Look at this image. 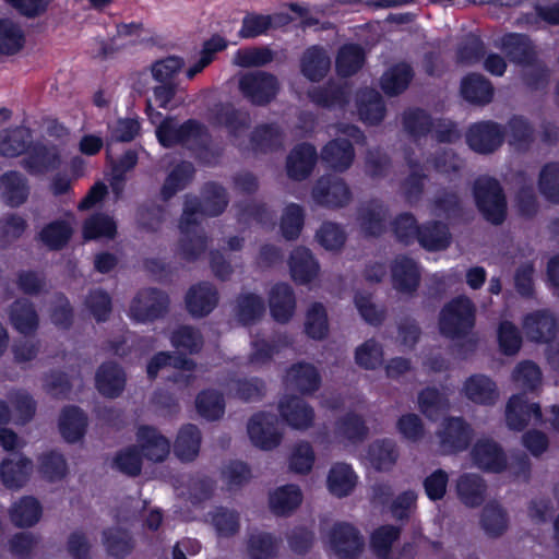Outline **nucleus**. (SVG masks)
<instances>
[{
	"label": "nucleus",
	"mask_w": 559,
	"mask_h": 559,
	"mask_svg": "<svg viewBox=\"0 0 559 559\" xmlns=\"http://www.w3.org/2000/svg\"><path fill=\"white\" fill-rule=\"evenodd\" d=\"M226 189L215 182H205L201 189V198L192 194L185 195L183 211L179 219L181 237L179 253L187 262L197 261L207 248V236L201 228V217H217L228 206Z\"/></svg>",
	"instance_id": "f257e3e1"
},
{
	"label": "nucleus",
	"mask_w": 559,
	"mask_h": 559,
	"mask_svg": "<svg viewBox=\"0 0 559 559\" xmlns=\"http://www.w3.org/2000/svg\"><path fill=\"white\" fill-rule=\"evenodd\" d=\"M472 193L475 205L486 222L495 226L504 223L508 216V202L497 178L487 175L477 177Z\"/></svg>",
	"instance_id": "f03ea898"
},
{
	"label": "nucleus",
	"mask_w": 559,
	"mask_h": 559,
	"mask_svg": "<svg viewBox=\"0 0 559 559\" xmlns=\"http://www.w3.org/2000/svg\"><path fill=\"white\" fill-rule=\"evenodd\" d=\"M476 322V307L466 296H457L448 301L439 314V331L450 340L467 336Z\"/></svg>",
	"instance_id": "7ed1b4c3"
},
{
	"label": "nucleus",
	"mask_w": 559,
	"mask_h": 559,
	"mask_svg": "<svg viewBox=\"0 0 559 559\" xmlns=\"http://www.w3.org/2000/svg\"><path fill=\"white\" fill-rule=\"evenodd\" d=\"M209 136L205 124L194 118H189L178 124L176 118L167 116L156 128V138L165 148L183 145L190 140H199Z\"/></svg>",
	"instance_id": "20e7f679"
},
{
	"label": "nucleus",
	"mask_w": 559,
	"mask_h": 559,
	"mask_svg": "<svg viewBox=\"0 0 559 559\" xmlns=\"http://www.w3.org/2000/svg\"><path fill=\"white\" fill-rule=\"evenodd\" d=\"M238 87L241 95L252 105L265 106L276 97L280 83L274 74L258 70L242 74Z\"/></svg>",
	"instance_id": "39448f33"
},
{
	"label": "nucleus",
	"mask_w": 559,
	"mask_h": 559,
	"mask_svg": "<svg viewBox=\"0 0 559 559\" xmlns=\"http://www.w3.org/2000/svg\"><path fill=\"white\" fill-rule=\"evenodd\" d=\"M169 307L168 295L156 287L140 289L130 304V316L136 322H153L163 318Z\"/></svg>",
	"instance_id": "423d86ee"
},
{
	"label": "nucleus",
	"mask_w": 559,
	"mask_h": 559,
	"mask_svg": "<svg viewBox=\"0 0 559 559\" xmlns=\"http://www.w3.org/2000/svg\"><path fill=\"white\" fill-rule=\"evenodd\" d=\"M465 138L474 152L491 154L503 144L506 128L493 120H481L468 127Z\"/></svg>",
	"instance_id": "0eeeda50"
},
{
	"label": "nucleus",
	"mask_w": 559,
	"mask_h": 559,
	"mask_svg": "<svg viewBox=\"0 0 559 559\" xmlns=\"http://www.w3.org/2000/svg\"><path fill=\"white\" fill-rule=\"evenodd\" d=\"M209 122L226 130L229 138L238 139L250 128L251 117L248 110L231 103H217L210 109Z\"/></svg>",
	"instance_id": "6e6552de"
},
{
	"label": "nucleus",
	"mask_w": 559,
	"mask_h": 559,
	"mask_svg": "<svg viewBox=\"0 0 559 559\" xmlns=\"http://www.w3.org/2000/svg\"><path fill=\"white\" fill-rule=\"evenodd\" d=\"M330 546L338 559H357L365 540L360 531L348 522H336L329 534Z\"/></svg>",
	"instance_id": "1a4fd4ad"
},
{
	"label": "nucleus",
	"mask_w": 559,
	"mask_h": 559,
	"mask_svg": "<svg viewBox=\"0 0 559 559\" xmlns=\"http://www.w3.org/2000/svg\"><path fill=\"white\" fill-rule=\"evenodd\" d=\"M277 417L267 412L253 414L247 425L252 444L261 450H273L280 445L282 433L276 428Z\"/></svg>",
	"instance_id": "9d476101"
},
{
	"label": "nucleus",
	"mask_w": 559,
	"mask_h": 559,
	"mask_svg": "<svg viewBox=\"0 0 559 559\" xmlns=\"http://www.w3.org/2000/svg\"><path fill=\"white\" fill-rule=\"evenodd\" d=\"M312 197L320 205L338 209L349 203L352 191L343 178L325 175L317 180L312 189Z\"/></svg>",
	"instance_id": "9b49d317"
},
{
	"label": "nucleus",
	"mask_w": 559,
	"mask_h": 559,
	"mask_svg": "<svg viewBox=\"0 0 559 559\" xmlns=\"http://www.w3.org/2000/svg\"><path fill=\"white\" fill-rule=\"evenodd\" d=\"M438 436L444 452L459 453L469 447L474 430L463 417L450 416L444 419Z\"/></svg>",
	"instance_id": "f8f14e48"
},
{
	"label": "nucleus",
	"mask_w": 559,
	"mask_h": 559,
	"mask_svg": "<svg viewBox=\"0 0 559 559\" xmlns=\"http://www.w3.org/2000/svg\"><path fill=\"white\" fill-rule=\"evenodd\" d=\"M500 48L510 62L521 67L533 66L538 58L535 43L523 33H506L500 39Z\"/></svg>",
	"instance_id": "ddd939ff"
},
{
	"label": "nucleus",
	"mask_w": 559,
	"mask_h": 559,
	"mask_svg": "<svg viewBox=\"0 0 559 559\" xmlns=\"http://www.w3.org/2000/svg\"><path fill=\"white\" fill-rule=\"evenodd\" d=\"M543 418L542 408L538 403H530L525 393L512 395L506 407V421L509 429L522 431L531 419L540 423Z\"/></svg>",
	"instance_id": "4468645a"
},
{
	"label": "nucleus",
	"mask_w": 559,
	"mask_h": 559,
	"mask_svg": "<svg viewBox=\"0 0 559 559\" xmlns=\"http://www.w3.org/2000/svg\"><path fill=\"white\" fill-rule=\"evenodd\" d=\"M523 330L526 336L535 343H550L558 333V322L548 309H538L523 318Z\"/></svg>",
	"instance_id": "2eb2a0df"
},
{
	"label": "nucleus",
	"mask_w": 559,
	"mask_h": 559,
	"mask_svg": "<svg viewBox=\"0 0 559 559\" xmlns=\"http://www.w3.org/2000/svg\"><path fill=\"white\" fill-rule=\"evenodd\" d=\"M138 449L143 457L153 463L164 462L170 453V441L157 428L142 425L136 431Z\"/></svg>",
	"instance_id": "dca6fc26"
},
{
	"label": "nucleus",
	"mask_w": 559,
	"mask_h": 559,
	"mask_svg": "<svg viewBox=\"0 0 559 559\" xmlns=\"http://www.w3.org/2000/svg\"><path fill=\"white\" fill-rule=\"evenodd\" d=\"M474 464L487 473L499 474L508 466L507 455L499 443L491 439L478 440L472 451Z\"/></svg>",
	"instance_id": "f3484780"
},
{
	"label": "nucleus",
	"mask_w": 559,
	"mask_h": 559,
	"mask_svg": "<svg viewBox=\"0 0 559 559\" xmlns=\"http://www.w3.org/2000/svg\"><path fill=\"white\" fill-rule=\"evenodd\" d=\"M127 374L124 369L115 361L102 362L95 373V388L107 399L119 397L126 389Z\"/></svg>",
	"instance_id": "a211bd4d"
},
{
	"label": "nucleus",
	"mask_w": 559,
	"mask_h": 559,
	"mask_svg": "<svg viewBox=\"0 0 559 559\" xmlns=\"http://www.w3.org/2000/svg\"><path fill=\"white\" fill-rule=\"evenodd\" d=\"M318 153L313 144L301 142L295 145L286 159L287 176L295 181L306 180L313 171Z\"/></svg>",
	"instance_id": "6ab92c4d"
},
{
	"label": "nucleus",
	"mask_w": 559,
	"mask_h": 559,
	"mask_svg": "<svg viewBox=\"0 0 559 559\" xmlns=\"http://www.w3.org/2000/svg\"><path fill=\"white\" fill-rule=\"evenodd\" d=\"M390 210L380 200H370L358 212V222L366 237L379 238L388 228Z\"/></svg>",
	"instance_id": "aec40b11"
},
{
	"label": "nucleus",
	"mask_w": 559,
	"mask_h": 559,
	"mask_svg": "<svg viewBox=\"0 0 559 559\" xmlns=\"http://www.w3.org/2000/svg\"><path fill=\"white\" fill-rule=\"evenodd\" d=\"M31 186L27 177L17 170H8L0 176V198L11 207L17 209L27 202Z\"/></svg>",
	"instance_id": "412c9836"
},
{
	"label": "nucleus",
	"mask_w": 559,
	"mask_h": 559,
	"mask_svg": "<svg viewBox=\"0 0 559 559\" xmlns=\"http://www.w3.org/2000/svg\"><path fill=\"white\" fill-rule=\"evenodd\" d=\"M278 411L286 424L297 430H307L314 423V409L304 399L287 395L280 401Z\"/></svg>",
	"instance_id": "4be33fe9"
},
{
	"label": "nucleus",
	"mask_w": 559,
	"mask_h": 559,
	"mask_svg": "<svg viewBox=\"0 0 559 559\" xmlns=\"http://www.w3.org/2000/svg\"><path fill=\"white\" fill-rule=\"evenodd\" d=\"M285 133L276 122L257 124L249 134V146L254 154H270L283 148Z\"/></svg>",
	"instance_id": "5701e85b"
},
{
	"label": "nucleus",
	"mask_w": 559,
	"mask_h": 559,
	"mask_svg": "<svg viewBox=\"0 0 559 559\" xmlns=\"http://www.w3.org/2000/svg\"><path fill=\"white\" fill-rule=\"evenodd\" d=\"M186 308L193 318L210 314L218 304V292L209 282L192 285L186 294Z\"/></svg>",
	"instance_id": "b1692460"
},
{
	"label": "nucleus",
	"mask_w": 559,
	"mask_h": 559,
	"mask_svg": "<svg viewBox=\"0 0 559 559\" xmlns=\"http://www.w3.org/2000/svg\"><path fill=\"white\" fill-rule=\"evenodd\" d=\"M308 98L320 108L344 109L349 103V91L346 85L330 79L323 85L310 88Z\"/></svg>",
	"instance_id": "393cba45"
},
{
	"label": "nucleus",
	"mask_w": 559,
	"mask_h": 559,
	"mask_svg": "<svg viewBox=\"0 0 559 559\" xmlns=\"http://www.w3.org/2000/svg\"><path fill=\"white\" fill-rule=\"evenodd\" d=\"M392 285L403 294H414L420 284V271L417 262L407 257H397L391 266Z\"/></svg>",
	"instance_id": "a878e982"
},
{
	"label": "nucleus",
	"mask_w": 559,
	"mask_h": 559,
	"mask_svg": "<svg viewBox=\"0 0 559 559\" xmlns=\"http://www.w3.org/2000/svg\"><path fill=\"white\" fill-rule=\"evenodd\" d=\"M269 307L274 321L288 323L296 310V296L287 283H276L269 293Z\"/></svg>",
	"instance_id": "bb28decb"
},
{
	"label": "nucleus",
	"mask_w": 559,
	"mask_h": 559,
	"mask_svg": "<svg viewBox=\"0 0 559 559\" xmlns=\"http://www.w3.org/2000/svg\"><path fill=\"white\" fill-rule=\"evenodd\" d=\"M8 314L12 328L24 336L35 334L39 328V316L27 298L15 299L10 305Z\"/></svg>",
	"instance_id": "cd10ccee"
},
{
	"label": "nucleus",
	"mask_w": 559,
	"mask_h": 559,
	"mask_svg": "<svg viewBox=\"0 0 559 559\" xmlns=\"http://www.w3.org/2000/svg\"><path fill=\"white\" fill-rule=\"evenodd\" d=\"M288 265L293 281L299 285L311 283L320 270L317 259L306 247H297L292 251Z\"/></svg>",
	"instance_id": "c85d7f7f"
},
{
	"label": "nucleus",
	"mask_w": 559,
	"mask_h": 559,
	"mask_svg": "<svg viewBox=\"0 0 559 559\" xmlns=\"http://www.w3.org/2000/svg\"><path fill=\"white\" fill-rule=\"evenodd\" d=\"M355 158V148L345 138L329 141L321 150L322 162L331 169L343 173L347 170Z\"/></svg>",
	"instance_id": "c756f323"
},
{
	"label": "nucleus",
	"mask_w": 559,
	"mask_h": 559,
	"mask_svg": "<svg viewBox=\"0 0 559 559\" xmlns=\"http://www.w3.org/2000/svg\"><path fill=\"white\" fill-rule=\"evenodd\" d=\"M60 164L58 150L45 144H36L29 151L27 150L26 156L22 159L23 168L31 175H41L55 170L59 168Z\"/></svg>",
	"instance_id": "7c9ffc66"
},
{
	"label": "nucleus",
	"mask_w": 559,
	"mask_h": 559,
	"mask_svg": "<svg viewBox=\"0 0 559 559\" xmlns=\"http://www.w3.org/2000/svg\"><path fill=\"white\" fill-rule=\"evenodd\" d=\"M463 393L471 402L485 406L495 405L499 397L496 382L481 373L472 374L464 381Z\"/></svg>",
	"instance_id": "2f4dec72"
},
{
	"label": "nucleus",
	"mask_w": 559,
	"mask_h": 559,
	"mask_svg": "<svg viewBox=\"0 0 559 559\" xmlns=\"http://www.w3.org/2000/svg\"><path fill=\"white\" fill-rule=\"evenodd\" d=\"M331 59L320 45L305 49L300 58V72L310 82L318 83L329 73Z\"/></svg>",
	"instance_id": "473e14b6"
},
{
	"label": "nucleus",
	"mask_w": 559,
	"mask_h": 559,
	"mask_svg": "<svg viewBox=\"0 0 559 559\" xmlns=\"http://www.w3.org/2000/svg\"><path fill=\"white\" fill-rule=\"evenodd\" d=\"M289 385L302 395L317 392L322 382L319 370L310 362L298 361L287 370Z\"/></svg>",
	"instance_id": "72a5a7b5"
},
{
	"label": "nucleus",
	"mask_w": 559,
	"mask_h": 559,
	"mask_svg": "<svg viewBox=\"0 0 559 559\" xmlns=\"http://www.w3.org/2000/svg\"><path fill=\"white\" fill-rule=\"evenodd\" d=\"M87 428V416L76 405L64 406L59 418V431L68 443L83 439Z\"/></svg>",
	"instance_id": "f704fd0d"
},
{
	"label": "nucleus",
	"mask_w": 559,
	"mask_h": 559,
	"mask_svg": "<svg viewBox=\"0 0 559 559\" xmlns=\"http://www.w3.org/2000/svg\"><path fill=\"white\" fill-rule=\"evenodd\" d=\"M462 97L474 105H487L493 98V86L491 82L480 73H469L461 81Z\"/></svg>",
	"instance_id": "c9c22d12"
},
{
	"label": "nucleus",
	"mask_w": 559,
	"mask_h": 559,
	"mask_svg": "<svg viewBox=\"0 0 559 559\" xmlns=\"http://www.w3.org/2000/svg\"><path fill=\"white\" fill-rule=\"evenodd\" d=\"M448 225L440 221H429L420 225L417 241L421 248L435 252L445 250L451 243Z\"/></svg>",
	"instance_id": "e433bc0d"
},
{
	"label": "nucleus",
	"mask_w": 559,
	"mask_h": 559,
	"mask_svg": "<svg viewBox=\"0 0 559 559\" xmlns=\"http://www.w3.org/2000/svg\"><path fill=\"white\" fill-rule=\"evenodd\" d=\"M487 485L477 474L464 473L456 480V495L469 508L480 507L486 497Z\"/></svg>",
	"instance_id": "4c0bfd02"
},
{
	"label": "nucleus",
	"mask_w": 559,
	"mask_h": 559,
	"mask_svg": "<svg viewBox=\"0 0 559 559\" xmlns=\"http://www.w3.org/2000/svg\"><path fill=\"white\" fill-rule=\"evenodd\" d=\"M399 449L394 440L384 438L372 441L367 449V460L378 472H389L399 459Z\"/></svg>",
	"instance_id": "58836bf2"
},
{
	"label": "nucleus",
	"mask_w": 559,
	"mask_h": 559,
	"mask_svg": "<svg viewBox=\"0 0 559 559\" xmlns=\"http://www.w3.org/2000/svg\"><path fill=\"white\" fill-rule=\"evenodd\" d=\"M33 471L31 459L20 455L17 461L4 459L0 465V478L2 484L9 489H20L29 479Z\"/></svg>",
	"instance_id": "ea45409f"
},
{
	"label": "nucleus",
	"mask_w": 559,
	"mask_h": 559,
	"mask_svg": "<svg viewBox=\"0 0 559 559\" xmlns=\"http://www.w3.org/2000/svg\"><path fill=\"white\" fill-rule=\"evenodd\" d=\"M366 61V53L359 44L349 43L340 47L335 58V70L341 78L358 73Z\"/></svg>",
	"instance_id": "a19ab883"
},
{
	"label": "nucleus",
	"mask_w": 559,
	"mask_h": 559,
	"mask_svg": "<svg viewBox=\"0 0 559 559\" xmlns=\"http://www.w3.org/2000/svg\"><path fill=\"white\" fill-rule=\"evenodd\" d=\"M302 502V492L297 485L288 484L278 487L269 497L272 513L278 516L289 515Z\"/></svg>",
	"instance_id": "79ce46f5"
},
{
	"label": "nucleus",
	"mask_w": 559,
	"mask_h": 559,
	"mask_svg": "<svg viewBox=\"0 0 559 559\" xmlns=\"http://www.w3.org/2000/svg\"><path fill=\"white\" fill-rule=\"evenodd\" d=\"M414 75L411 64L396 63L382 75L381 88L390 97L399 96L408 88Z\"/></svg>",
	"instance_id": "37998d69"
},
{
	"label": "nucleus",
	"mask_w": 559,
	"mask_h": 559,
	"mask_svg": "<svg viewBox=\"0 0 559 559\" xmlns=\"http://www.w3.org/2000/svg\"><path fill=\"white\" fill-rule=\"evenodd\" d=\"M404 131L413 139L419 140L429 135L435 128V119L420 107L408 108L402 115Z\"/></svg>",
	"instance_id": "c03bdc74"
},
{
	"label": "nucleus",
	"mask_w": 559,
	"mask_h": 559,
	"mask_svg": "<svg viewBox=\"0 0 559 559\" xmlns=\"http://www.w3.org/2000/svg\"><path fill=\"white\" fill-rule=\"evenodd\" d=\"M201 440V431L197 425H183L175 440V454L182 462L193 461L199 454Z\"/></svg>",
	"instance_id": "a18cd8bd"
},
{
	"label": "nucleus",
	"mask_w": 559,
	"mask_h": 559,
	"mask_svg": "<svg viewBox=\"0 0 559 559\" xmlns=\"http://www.w3.org/2000/svg\"><path fill=\"white\" fill-rule=\"evenodd\" d=\"M357 475L352 465L347 463L334 464L328 474V488L330 492L338 498L348 496L355 488Z\"/></svg>",
	"instance_id": "49530a36"
},
{
	"label": "nucleus",
	"mask_w": 559,
	"mask_h": 559,
	"mask_svg": "<svg viewBox=\"0 0 559 559\" xmlns=\"http://www.w3.org/2000/svg\"><path fill=\"white\" fill-rule=\"evenodd\" d=\"M43 508L39 501L32 496H24L10 509V520L21 528L32 527L40 520Z\"/></svg>",
	"instance_id": "de8ad7c7"
},
{
	"label": "nucleus",
	"mask_w": 559,
	"mask_h": 559,
	"mask_svg": "<svg viewBox=\"0 0 559 559\" xmlns=\"http://www.w3.org/2000/svg\"><path fill=\"white\" fill-rule=\"evenodd\" d=\"M281 539L269 532L251 533L247 539V552L250 559H276Z\"/></svg>",
	"instance_id": "09e8293b"
},
{
	"label": "nucleus",
	"mask_w": 559,
	"mask_h": 559,
	"mask_svg": "<svg viewBox=\"0 0 559 559\" xmlns=\"http://www.w3.org/2000/svg\"><path fill=\"white\" fill-rule=\"evenodd\" d=\"M335 429L340 437L353 444L364 442L369 435V428L364 417L353 411L337 418Z\"/></svg>",
	"instance_id": "8fccbe9b"
},
{
	"label": "nucleus",
	"mask_w": 559,
	"mask_h": 559,
	"mask_svg": "<svg viewBox=\"0 0 559 559\" xmlns=\"http://www.w3.org/2000/svg\"><path fill=\"white\" fill-rule=\"evenodd\" d=\"M195 169L190 162H181L180 164L176 165L167 175L162 186V200L167 202L179 191L186 189V187L192 181Z\"/></svg>",
	"instance_id": "3c124183"
},
{
	"label": "nucleus",
	"mask_w": 559,
	"mask_h": 559,
	"mask_svg": "<svg viewBox=\"0 0 559 559\" xmlns=\"http://www.w3.org/2000/svg\"><path fill=\"white\" fill-rule=\"evenodd\" d=\"M508 143L520 151H526L534 142V127L521 115H513L507 122Z\"/></svg>",
	"instance_id": "603ef678"
},
{
	"label": "nucleus",
	"mask_w": 559,
	"mask_h": 559,
	"mask_svg": "<svg viewBox=\"0 0 559 559\" xmlns=\"http://www.w3.org/2000/svg\"><path fill=\"white\" fill-rule=\"evenodd\" d=\"M73 235L72 226L64 219H56L46 224L38 234L39 240L50 250L63 249Z\"/></svg>",
	"instance_id": "864d4df0"
},
{
	"label": "nucleus",
	"mask_w": 559,
	"mask_h": 559,
	"mask_svg": "<svg viewBox=\"0 0 559 559\" xmlns=\"http://www.w3.org/2000/svg\"><path fill=\"white\" fill-rule=\"evenodd\" d=\"M31 132L27 128L15 127L0 134V155L17 157L27 152L31 145Z\"/></svg>",
	"instance_id": "5fc2aeb1"
},
{
	"label": "nucleus",
	"mask_w": 559,
	"mask_h": 559,
	"mask_svg": "<svg viewBox=\"0 0 559 559\" xmlns=\"http://www.w3.org/2000/svg\"><path fill=\"white\" fill-rule=\"evenodd\" d=\"M103 543L109 556L123 559L134 548V542L130 533L121 527H108L103 531Z\"/></svg>",
	"instance_id": "6e6d98bb"
},
{
	"label": "nucleus",
	"mask_w": 559,
	"mask_h": 559,
	"mask_svg": "<svg viewBox=\"0 0 559 559\" xmlns=\"http://www.w3.org/2000/svg\"><path fill=\"white\" fill-rule=\"evenodd\" d=\"M224 395L214 389H205L199 392L195 399V407L201 417L214 421L225 414Z\"/></svg>",
	"instance_id": "4d7b16f0"
},
{
	"label": "nucleus",
	"mask_w": 559,
	"mask_h": 559,
	"mask_svg": "<svg viewBox=\"0 0 559 559\" xmlns=\"http://www.w3.org/2000/svg\"><path fill=\"white\" fill-rule=\"evenodd\" d=\"M402 530L392 524H384L377 527L370 535V547L380 559H388L392 546L401 537Z\"/></svg>",
	"instance_id": "13d9d810"
},
{
	"label": "nucleus",
	"mask_w": 559,
	"mask_h": 559,
	"mask_svg": "<svg viewBox=\"0 0 559 559\" xmlns=\"http://www.w3.org/2000/svg\"><path fill=\"white\" fill-rule=\"evenodd\" d=\"M117 234V224L112 217L104 213H95L83 223L82 235L85 240H95L99 238H115Z\"/></svg>",
	"instance_id": "bf43d9fd"
},
{
	"label": "nucleus",
	"mask_w": 559,
	"mask_h": 559,
	"mask_svg": "<svg viewBox=\"0 0 559 559\" xmlns=\"http://www.w3.org/2000/svg\"><path fill=\"white\" fill-rule=\"evenodd\" d=\"M480 525L490 537H500L508 528V514L495 502L487 503L480 514Z\"/></svg>",
	"instance_id": "052dcab7"
},
{
	"label": "nucleus",
	"mask_w": 559,
	"mask_h": 559,
	"mask_svg": "<svg viewBox=\"0 0 559 559\" xmlns=\"http://www.w3.org/2000/svg\"><path fill=\"white\" fill-rule=\"evenodd\" d=\"M25 36L17 23L11 19H0V52L12 56L22 50Z\"/></svg>",
	"instance_id": "680f3d73"
},
{
	"label": "nucleus",
	"mask_w": 559,
	"mask_h": 559,
	"mask_svg": "<svg viewBox=\"0 0 559 559\" xmlns=\"http://www.w3.org/2000/svg\"><path fill=\"white\" fill-rule=\"evenodd\" d=\"M38 471L50 483L62 480L68 474L67 460L56 450L44 452L38 457Z\"/></svg>",
	"instance_id": "e2e57ef3"
},
{
	"label": "nucleus",
	"mask_w": 559,
	"mask_h": 559,
	"mask_svg": "<svg viewBox=\"0 0 559 559\" xmlns=\"http://www.w3.org/2000/svg\"><path fill=\"white\" fill-rule=\"evenodd\" d=\"M305 333L308 337L322 341L329 334V320L325 307L313 302L306 312Z\"/></svg>",
	"instance_id": "0e129e2a"
},
{
	"label": "nucleus",
	"mask_w": 559,
	"mask_h": 559,
	"mask_svg": "<svg viewBox=\"0 0 559 559\" xmlns=\"http://www.w3.org/2000/svg\"><path fill=\"white\" fill-rule=\"evenodd\" d=\"M486 55V46L481 37L469 33L456 48V62L464 66H473L480 62Z\"/></svg>",
	"instance_id": "69168bd1"
},
{
	"label": "nucleus",
	"mask_w": 559,
	"mask_h": 559,
	"mask_svg": "<svg viewBox=\"0 0 559 559\" xmlns=\"http://www.w3.org/2000/svg\"><path fill=\"white\" fill-rule=\"evenodd\" d=\"M420 412L430 420L438 419L448 408L447 397L435 386H427L418 394Z\"/></svg>",
	"instance_id": "338daca9"
},
{
	"label": "nucleus",
	"mask_w": 559,
	"mask_h": 559,
	"mask_svg": "<svg viewBox=\"0 0 559 559\" xmlns=\"http://www.w3.org/2000/svg\"><path fill=\"white\" fill-rule=\"evenodd\" d=\"M538 189L542 195L554 204H559V163H548L543 166Z\"/></svg>",
	"instance_id": "774afa93"
}]
</instances>
